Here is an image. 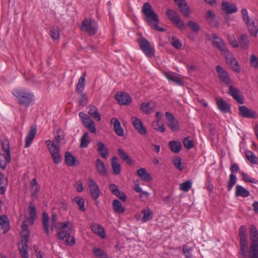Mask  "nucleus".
<instances>
[{
  "label": "nucleus",
  "mask_w": 258,
  "mask_h": 258,
  "mask_svg": "<svg viewBox=\"0 0 258 258\" xmlns=\"http://www.w3.org/2000/svg\"><path fill=\"white\" fill-rule=\"evenodd\" d=\"M187 26L194 32H198L200 30V27L199 25L193 21H188Z\"/></svg>",
  "instance_id": "obj_61"
},
{
  "label": "nucleus",
  "mask_w": 258,
  "mask_h": 258,
  "mask_svg": "<svg viewBox=\"0 0 258 258\" xmlns=\"http://www.w3.org/2000/svg\"><path fill=\"white\" fill-rule=\"evenodd\" d=\"M132 121L135 128L138 131L140 134L145 135L147 134V130L143 126V123L140 119L134 116L132 117Z\"/></svg>",
  "instance_id": "obj_17"
},
{
  "label": "nucleus",
  "mask_w": 258,
  "mask_h": 258,
  "mask_svg": "<svg viewBox=\"0 0 258 258\" xmlns=\"http://www.w3.org/2000/svg\"><path fill=\"white\" fill-rule=\"evenodd\" d=\"M216 103L218 109L222 112L226 113L230 110V105L222 98L216 99Z\"/></svg>",
  "instance_id": "obj_27"
},
{
  "label": "nucleus",
  "mask_w": 258,
  "mask_h": 258,
  "mask_svg": "<svg viewBox=\"0 0 258 258\" xmlns=\"http://www.w3.org/2000/svg\"><path fill=\"white\" fill-rule=\"evenodd\" d=\"M239 46L243 49L247 50L249 47V41L247 35L243 34L238 38Z\"/></svg>",
  "instance_id": "obj_25"
},
{
  "label": "nucleus",
  "mask_w": 258,
  "mask_h": 258,
  "mask_svg": "<svg viewBox=\"0 0 258 258\" xmlns=\"http://www.w3.org/2000/svg\"><path fill=\"white\" fill-rule=\"evenodd\" d=\"M45 144L46 145L50 154L59 152L60 148L58 144H55L50 140L45 141Z\"/></svg>",
  "instance_id": "obj_33"
},
{
  "label": "nucleus",
  "mask_w": 258,
  "mask_h": 258,
  "mask_svg": "<svg viewBox=\"0 0 258 258\" xmlns=\"http://www.w3.org/2000/svg\"><path fill=\"white\" fill-rule=\"evenodd\" d=\"M10 224L8 218L4 215L0 216V233H5L8 231Z\"/></svg>",
  "instance_id": "obj_23"
},
{
  "label": "nucleus",
  "mask_w": 258,
  "mask_h": 258,
  "mask_svg": "<svg viewBox=\"0 0 258 258\" xmlns=\"http://www.w3.org/2000/svg\"><path fill=\"white\" fill-rule=\"evenodd\" d=\"M74 201L76 202L82 211H85L86 210L85 208V199L84 198L76 197L74 198Z\"/></svg>",
  "instance_id": "obj_55"
},
{
  "label": "nucleus",
  "mask_w": 258,
  "mask_h": 258,
  "mask_svg": "<svg viewBox=\"0 0 258 258\" xmlns=\"http://www.w3.org/2000/svg\"><path fill=\"white\" fill-rule=\"evenodd\" d=\"M59 227L61 229L63 230L66 228L68 227V224L67 223H58ZM73 231L72 226L70 227L67 231L62 230L61 231L57 233L58 237L62 241L64 242V243L67 245H73L75 241V238L74 237H72L71 240H69V239L71 238V234L72 233Z\"/></svg>",
  "instance_id": "obj_5"
},
{
  "label": "nucleus",
  "mask_w": 258,
  "mask_h": 258,
  "mask_svg": "<svg viewBox=\"0 0 258 258\" xmlns=\"http://www.w3.org/2000/svg\"><path fill=\"white\" fill-rule=\"evenodd\" d=\"M90 142L89 139H88V133H85L82 136L81 139V144L80 147L81 148H86L88 147Z\"/></svg>",
  "instance_id": "obj_58"
},
{
  "label": "nucleus",
  "mask_w": 258,
  "mask_h": 258,
  "mask_svg": "<svg viewBox=\"0 0 258 258\" xmlns=\"http://www.w3.org/2000/svg\"><path fill=\"white\" fill-rule=\"evenodd\" d=\"M43 226L46 235L49 236V216L46 212L43 213Z\"/></svg>",
  "instance_id": "obj_46"
},
{
  "label": "nucleus",
  "mask_w": 258,
  "mask_h": 258,
  "mask_svg": "<svg viewBox=\"0 0 258 258\" xmlns=\"http://www.w3.org/2000/svg\"><path fill=\"white\" fill-rule=\"evenodd\" d=\"M50 34L53 40L58 39L60 36L59 28L56 26L52 27L50 31Z\"/></svg>",
  "instance_id": "obj_51"
},
{
  "label": "nucleus",
  "mask_w": 258,
  "mask_h": 258,
  "mask_svg": "<svg viewBox=\"0 0 258 258\" xmlns=\"http://www.w3.org/2000/svg\"><path fill=\"white\" fill-rule=\"evenodd\" d=\"M241 13L242 19L246 24L250 34L254 37H256L258 32V20L254 18L251 20L247 11L245 9H242Z\"/></svg>",
  "instance_id": "obj_4"
},
{
  "label": "nucleus",
  "mask_w": 258,
  "mask_h": 258,
  "mask_svg": "<svg viewBox=\"0 0 258 258\" xmlns=\"http://www.w3.org/2000/svg\"><path fill=\"white\" fill-rule=\"evenodd\" d=\"M12 94L17 98L18 103L22 105L29 106L34 100L35 97L33 92L22 88L13 90Z\"/></svg>",
  "instance_id": "obj_2"
},
{
  "label": "nucleus",
  "mask_w": 258,
  "mask_h": 258,
  "mask_svg": "<svg viewBox=\"0 0 258 258\" xmlns=\"http://www.w3.org/2000/svg\"><path fill=\"white\" fill-rule=\"evenodd\" d=\"M117 152L120 158L122 161H125L126 164L130 165H132L134 164L132 159L122 149H118Z\"/></svg>",
  "instance_id": "obj_40"
},
{
  "label": "nucleus",
  "mask_w": 258,
  "mask_h": 258,
  "mask_svg": "<svg viewBox=\"0 0 258 258\" xmlns=\"http://www.w3.org/2000/svg\"><path fill=\"white\" fill-rule=\"evenodd\" d=\"M30 188L31 195L32 197H35L37 194L39 188L37 184V180L36 178H33L31 182Z\"/></svg>",
  "instance_id": "obj_49"
},
{
  "label": "nucleus",
  "mask_w": 258,
  "mask_h": 258,
  "mask_svg": "<svg viewBox=\"0 0 258 258\" xmlns=\"http://www.w3.org/2000/svg\"><path fill=\"white\" fill-rule=\"evenodd\" d=\"M81 29L89 35L93 36L97 33V27L92 23L90 19L86 18L82 21Z\"/></svg>",
  "instance_id": "obj_9"
},
{
  "label": "nucleus",
  "mask_w": 258,
  "mask_h": 258,
  "mask_svg": "<svg viewBox=\"0 0 258 258\" xmlns=\"http://www.w3.org/2000/svg\"><path fill=\"white\" fill-rule=\"evenodd\" d=\"M212 42L213 45L217 47L223 54L228 52V49L223 40L215 34H212Z\"/></svg>",
  "instance_id": "obj_12"
},
{
  "label": "nucleus",
  "mask_w": 258,
  "mask_h": 258,
  "mask_svg": "<svg viewBox=\"0 0 258 258\" xmlns=\"http://www.w3.org/2000/svg\"><path fill=\"white\" fill-rule=\"evenodd\" d=\"M239 243H247L246 228L244 225H241L239 229Z\"/></svg>",
  "instance_id": "obj_37"
},
{
  "label": "nucleus",
  "mask_w": 258,
  "mask_h": 258,
  "mask_svg": "<svg viewBox=\"0 0 258 258\" xmlns=\"http://www.w3.org/2000/svg\"><path fill=\"white\" fill-rule=\"evenodd\" d=\"M142 13L144 15V20L151 27L155 30L163 32L165 29L158 26L159 19L156 13L153 11L151 5L148 3H145L142 7Z\"/></svg>",
  "instance_id": "obj_1"
},
{
  "label": "nucleus",
  "mask_w": 258,
  "mask_h": 258,
  "mask_svg": "<svg viewBox=\"0 0 258 258\" xmlns=\"http://www.w3.org/2000/svg\"><path fill=\"white\" fill-rule=\"evenodd\" d=\"M111 124L113 125L114 131L118 136L122 137L124 135V131L121 126L119 120L116 118H112L111 119Z\"/></svg>",
  "instance_id": "obj_24"
},
{
  "label": "nucleus",
  "mask_w": 258,
  "mask_h": 258,
  "mask_svg": "<svg viewBox=\"0 0 258 258\" xmlns=\"http://www.w3.org/2000/svg\"><path fill=\"white\" fill-rule=\"evenodd\" d=\"M88 186L91 198L96 202V205H98V199L101 193L98 184L94 179L90 178L88 180Z\"/></svg>",
  "instance_id": "obj_8"
},
{
  "label": "nucleus",
  "mask_w": 258,
  "mask_h": 258,
  "mask_svg": "<svg viewBox=\"0 0 258 258\" xmlns=\"http://www.w3.org/2000/svg\"><path fill=\"white\" fill-rule=\"evenodd\" d=\"M205 20L211 26L217 27L219 23L216 19L215 13L211 10H208L205 13Z\"/></svg>",
  "instance_id": "obj_16"
},
{
  "label": "nucleus",
  "mask_w": 258,
  "mask_h": 258,
  "mask_svg": "<svg viewBox=\"0 0 258 258\" xmlns=\"http://www.w3.org/2000/svg\"><path fill=\"white\" fill-rule=\"evenodd\" d=\"M115 98L120 104L123 105L130 104L132 100L131 96L128 94L124 92L116 93L115 96Z\"/></svg>",
  "instance_id": "obj_15"
},
{
  "label": "nucleus",
  "mask_w": 258,
  "mask_h": 258,
  "mask_svg": "<svg viewBox=\"0 0 258 258\" xmlns=\"http://www.w3.org/2000/svg\"><path fill=\"white\" fill-rule=\"evenodd\" d=\"M165 116L167 121V126L170 128L172 132H177L179 129L178 121L169 112L165 113Z\"/></svg>",
  "instance_id": "obj_10"
},
{
  "label": "nucleus",
  "mask_w": 258,
  "mask_h": 258,
  "mask_svg": "<svg viewBox=\"0 0 258 258\" xmlns=\"http://www.w3.org/2000/svg\"><path fill=\"white\" fill-rule=\"evenodd\" d=\"M97 145L98 151L100 156L104 159H107L108 156V151L105 145L103 143L99 141L97 143Z\"/></svg>",
  "instance_id": "obj_32"
},
{
  "label": "nucleus",
  "mask_w": 258,
  "mask_h": 258,
  "mask_svg": "<svg viewBox=\"0 0 258 258\" xmlns=\"http://www.w3.org/2000/svg\"><path fill=\"white\" fill-rule=\"evenodd\" d=\"M85 77H86V73L84 72L83 74L81 76V77L80 78L79 80V82L77 85L76 88V91L77 92H81L82 93L83 91L84 87H85Z\"/></svg>",
  "instance_id": "obj_42"
},
{
  "label": "nucleus",
  "mask_w": 258,
  "mask_h": 258,
  "mask_svg": "<svg viewBox=\"0 0 258 258\" xmlns=\"http://www.w3.org/2000/svg\"><path fill=\"white\" fill-rule=\"evenodd\" d=\"M165 76L168 80L173 82L177 85L181 86L183 85V81L179 77L171 73H165Z\"/></svg>",
  "instance_id": "obj_35"
},
{
  "label": "nucleus",
  "mask_w": 258,
  "mask_h": 258,
  "mask_svg": "<svg viewBox=\"0 0 258 258\" xmlns=\"http://www.w3.org/2000/svg\"><path fill=\"white\" fill-rule=\"evenodd\" d=\"M216 70L218 74L221 81L226 85H228L230 83V79L228 73L219 65L216 66Z\"/></svg>",
  "instance_id": "obj_18"
},
{
  "label": "nucleus",
  "mask_w": 258,
  "mask_h": 258,
  "mask_svg": "<svg viewBox=\"0 0 258 258\" xmlns=\"http://www.w3.org/2000/svg\"><path fill=\"white\" fill-rule=\"evenodd\" d=\"M112 208L116 213L121 214L125 211L124 207L122 206L120 202L116 199L112 201Z\"/></svg>",
  "instance_id": "obj_38"
},
{
  "label": "nucleus",
  "mask_w": 258,
  "mask_h": 258,
  "mask_svg": "<svg viewBox=\"0 0 258 258\" xmlns=\"http://www.w3.org/2000/svg\"><path fill=\"white\" fill-rule=\"evenodd\" d=\"M222 9L227 14H232L237 11V8L235 4L229 3L226 1L222 3Z\"/></svg>",
  "instance_id": "obj_22"
},
{
  "label": "nucleus",
  "mask_w": 258,
  "mask_h": 258,
  "mask_svg": "<svg viewBox=\"0 0 258 258\" xmlns=\"http://www.w3.org/2000/svg\"><path fill=\"white\" fill-rule=\"evenodd\" d=\"M88 114L94 119L97 121L101 120V115L97 108L94 105H90L87 107Z\"/></svg>",
  "instance_id": "obj_29"
},
{
  "label": "nucleus",
  "mask_w": 258,
  "mask_h": 258,
  "mask_svg": "<svg viewBox=\"0 0 258 258\" xmlns=\"http://www.w3.org/2000/svg\"><path fill=\"white\" fill-rule=\"evenodd\" d=\"M138 42L141 49L143 51L146 56L150 58L154 55V49L151 47L147 39L141 37L138 40Z\"/></svg>",
  "instance_id": "obj_7"
},
{
  "label": "nucleus",
  "mask_w": 258,
  "mask_h": 258,
  "mask_svg": "<svg viewBox=\"0 0 258 258\" xmlns=\"http://www.w3.org/2000/svg\"><path fill=\"white\" fill-rule=\"evenodd\" d=\"M11 156H10L9 159H8L7 154H6V155H5L0 153V167L3 169H5L7 164L11 161Z\"/></svg>",
  "instance_id": "obj_44"
},
{
  "label": "nucleus",
  "mask_w": 258,
  "mask_h": 258,
  "mask_svg": "<svg viewBox=\"0 0 258 258\" xmlns=\"http://www.w3.org/2000/svg\"><path fill=\"white\" fill-rule=\"evenodd\" d=\"M227 38L229 44L233 48H238L239 47L238 42L235 39L233 36L228 35Z\"/></svg>",
  "instance_id": "obj_64"
},
{
  "label": "nucleus",
  "mask_w": 258,
  "mask_h": 258,
  "mask_svg": "<svg viewBox=\"0 0 258 258\" xmlns=\"http://www.w3.org/2000/svg\"><path fill=\"white\" fill-rule=\"evenodd\" d=\"M235 196L236 197H247L249 196V191L242 186L237 185L235 187Z\"/></svg>",
  "instance_id": "obj_34"
},
{
  "label": "nucleus",
  "mask_w": 258,
  "mask_h": 258,
  "mask_svg": "<svg viewBox=\"0 0 258 258\" xmlns=\"http://www.w3.org/2000/svg\"><path fill=\"white\" fill-rule=\"evenodd\" d=\"M93 252L98 258H108L107 254L99 248H95L93 250Z\"/></svg>",
  "instance_id": "obj_53"
},
{
  "label": "nucleus",
  "mask_w": 258,
  "mask_h": 258,
  "mask_svg": "<svg viewBox=\"0 0 258 258\" xmlns=\"http://www.w3.org/2000/svg\"><path fill=\"white\" fill-rule=\"evenodd\" d=\"M1 144L3 150L7 154V158L9 159V157L11 156L9 142L7 140H3L1 142Z\"/></svg>",
  "instance_id": "obj_50"
},
{
  "label": "nucleus",
  "mask_w": 258,
  "mask_h": 258,
  "mask_svg": "<svg viewBox=\"0 0 258 258\" xmlns=\"http://www.w3.org/2000/svg\"><path fill=\"white\" fill-rule=\"evenodd\" d=\"M37 133V127L36 125H32L31 126L30 131L27 134L26 139H25V148L29 147L33 139H34Z\"/></svg>",
  "instance_id": "obj_19"
},
{
  "label": "nucleus",
  "mask_w": 258,
  "mask_h": 258,
  "mask_svg": "<svg viewBox=\"0 0 258 258\" xmlns=\"http://www.w3.org/2000/svg\"><path fill=\"white\" fill-rule=\"evenodd\" d=\"M141 213L143 214L141 221L144 223L147 222L153 217L152 211L149 208L143 209Z\"/></svg>",
  "instance_id": "obj_41"
},
{
  "label": "nucleus",
  "mask_w": 258,
  "mask_h": 258,
  "mask_svg": "<svg viewBox=\"0 0 258 258\" xmlns=\"http://www.w3.org/2000/svg\"><path fill=\"white\" fill-rule=\"evenodd\" d=\"M169 147L172 152L178 153L181 150V143L176 141H171L168 143Z\"/></svg>",
  "instance_id": "obj_39"
},
{
  "label": "nucleus",
  "mask_w": 258,
  "mask_h": 258,
  "mask_svg": "<svg viewBox=\"0 0 258 258\" xmlns=\"http://www.w3.org/2000/svg\"><path fill=\"white\" fill-rule=\"evenodd\" d=\"M109 189L111 190L112 194L115 195L122 202H125L126 200V197L124 194L121 192L117 187L116 185L112 183L109 186Z\"/></svg>",
  "instance_id": "obj_21"
},
{
  "label": "nucleus",
  "mask_w": 258,
  "mask_h": 258,
  "mask_svg": "<svg viewBox=\"0 0 258 258\" xmlns=\"http://www.w3.org/2000/svg\"><path fill=\"white\" fill-rule=\"evenodd\" d=\"M19 250L23 258H28V250L27 243L22 242L19 245Z\"/></svg>",
  "instance_id": "obj_47"
},
{
  "label": "nucleus",
  "mask_w": 258,
  "mask_h": 258,
  "mask_svg": "<svg viewBox=\"0 0 258 258\" xmlns=\"http://www.w3.org/2000/svg\"><path fill=\"white\" fill-rule=\"evenodd\" d=\"M76 158L69 152L65 153V162L70 166H73L76 163Z\"/></svg>",
  "instance_id": "obj_45"
},
{
  "label": "nucleus",
  "mask_w": 258,
  "mask_h": 258,
  "mask_svg": "<svg viewBox=\"0 0 258 258\" xmlns=\"http://www.w3.org/2000/svg\"><path fill=\"white\" fill-rule=\"evenodd\" d=\"M229 93L232 96L239 104L243 103L242 97L240 96V91L236 87L230 86L229 89Z\"/></svg>",
  "instance_id": "obj_20"
},
{
  "label": "nucleus",
  "mask_w": 258,
  "mask_h": 258,
  "mask_svg": "<svg viewBox=\"0 0 258 258\" xmlns=\"http://www.w3.org/2000/svg\"><path fill=\"white\" fill-rule=\"evenodd\" d=\"M137 173L142 180L145 181H150L152 180L151 174L147 172L145 168H141L137 171Z\"/></svg>",
  "instance_id": "obj_31"
},
{
  "label": "nucleus",
  "mask_w": 258,
  "mask_h": 258,
  "mask_svg": "<svg viewBox=\"0 0 258 258\" xmlns=\"http://www.w3.org/2000/svg\"><path fill=\"white\" fill-rule=\"evenodd\" d=\"M149 102H143L141 105V110L146 114L150 113L151 112V109L150 107Z\"/></svg>",
  "instance_id": "obj_63"
},
{
  "label": "nucleus",
  "mask_w": 258,
  "mask_h": 258,
  "mask_svg": "<svg viewBox=\"0 0 258 258\" xmlns=\"http://www.w3.org/2000/svg\"><path fill=\"white\" fill-rule=\"evenodd\" d=\"M183 144L185 148L187 150H190L194 148V144L192 140L189 138H185L183 141Z\"/></svg>",
  "instance_id": "obj_60"
},
{
  "label": "nucleus",
  "mask_w": 258,
  "mask_h": 258,
  "mask_svg": "<svg viewBox=\"0 0 258 258\" xmlns=\"http://www.w3.org/2000/svg\"><path fill=\"white\" fill-rule=\"evenodd\" d=\"M192 183L190 180H187L180 184V189L184 191H188L191 187Z\"/></svg>",
  "instance_id": "obj_59"
},
{
  "label": "nucleus",
  "mask_w": 258,
  "mask_h": 258,
  "mask_svg": "<svg viewBox=\"0 0 258 258\" xmlns=\"http://www.w3.org/2000/svg\"><path fill=\"white\" fill-rule=\"evenodd\" d=\"M245 155L246 158L250 162L254 164L257 163V158L255 154L251 151H249L246 152Z\"/></svg>",
  "instance_id": "obj_57"
},
{
  "label": "nucleus",
  "mask_w": 258,
  "mask_h": 258,
  "mask_svg": "<svg viewBox=\"0 0 258 258\" xmlns=\"http://www.w3.org/2000/svg\"><path fill=\"white\" fill-rule=\"evenodd\" d=\"M250 245L248 258H258V232L256 227L252 225L249 228Z\"/></svg>",
  "instance_id": "obj_3"
},
{
  "label": "nucleus",
  "mask_w": 258,
  "mask_h": 258,
  "mask_svg": "<svg viewBox=\"0 0 258 258\" xmlns=\"http://www.w3.org/2000/svg\"><path fill=\"white\" fill-rule=\"evenodd\" d=\"M226 61L229 66L234 71L239 72L240 70L238 62L234 57L233 55L228 50L227 52L224 53Z\"/></svg>",
  "instance_id": "obj_11"
},
{
  "label": "nucleus",
  "mask_w": 258,
  "mask_h": 258,
  "mask_svg": "<svg viewBox=\"0 0 258 258\" xmlns=\"http://www.w3.org/2000/svg\"><path fill=\"white\" fill-rule=\"evenodd\" d=\"M249 62L251 67L254 69H258V57L254 54H251L249 58Z\"/></svg>",
  "instance_id": "obj_54"
},
{
  "label": "nucleus",
  "mask_w": 258,
  "mask_h": 258,
  "mask_svg": "<svg viewBox=\"0 0 258 258\" xmlns=\"http://www.w3.org/2000/svg\"><path fill=\"white\" fill-rule=\"evenodd\" d=\"M118 158L117 157H113L111 160V167L113 171V173L115 175H117L120 173L121 171V166L118 162Z\"/></svg>",
  "instance_id": "obj_36"
},
{
  "label": "nucleus",
  "mask_w": 258,
  "mask_h": 258,
  "mask_svg": "<svg viewBox=\"0 0 258 258\" xmlns=\"http://www.w3.org/2000/svg\"><path fill=\"white\" fill-rule=\"evenodd\" d=\"M96 167L99 174L103 176H106L107 175V170L104 163L99 159H97L96 161Z\"/></svg>",
  "instance_id": "obj_28"
},
{
  "label": "nucleus",
  "mask_w": 258,
  "mask_h": 258,
  "mask_svg": "<svg viewBox=\"0 0 258 258\" xmlns=\"http://www.w3.org/2000/svg\"><path fill=\"white\" fill-rule=\"evenodd\" d=\"M90 226L92 230L95 233L98 234L102 238H105V231L101 225L93 223L91 224Z\"/></svg>",
  "instance_id": "obj_26"
},
{
  "label": "nucleus",
  "mask_w": 258,
  "mask_h": 258,
  "mask_svg": "<svg viewBox=\"0 0 258 258\" xmlns=\"http://www.w3.org/2000/svg\"><path fill=\"white\" fill-rule=\"evenodd\" d=\"M169 41L172 45L176 49H179L182 47V43L179 40L175 37H172L171 38H169Z\"/></svg>",
  "instance_id": "obj_56"
},
{
  "label": "nucleus",
  "mask_w": 258,
  "mask_h": 258,
  "mask_svg": "<svg viewBox=\"0 0 258 258\" xmlns=\"http://www.w3.org/2000/svg\"><path fill=\"white\" fill-rule=\"evenodd\" d=\"M236 180H237L236 177L234 174L231 173V174H230L229 178V180H228V184H227V190L228 191L231 190V189L232 188L234 185L236 183Z\"/></svg>",
  "instance_id": "obj_52"
},
{
  "label": "nucleus",
  "mask_w": 258,
  "mask_h": 258,
  "mask_svg": "<svg viewBox=\"0 0 258 258\" xmlns=\"http://www.w3.org/2000/svg\"><path fill=\"white\" fill-rule=\"evenodd\" d=\"M240 251L239 254L243 258H246L248 256V246L247 243H239Z\"/></svg>",
  "instance_id": "obj_48"
},
{
  "label": "nucleus",
  "mask_w": 258,
  "mask_h": 258,
  "mask_svg": "<svg viewBox=\"0 0 258 258\" xmlns=\"http://www.w3.org/2000/svg\"><path fill=\"white\" fill-rule=\"evenodd\" d=\"M241 175L242 176V179L245 182H250V183H256L257 182V181L255 179H254L253 178H251L249 175L244 173L243 172H241Z\"/></svg>",
  "instance_id": "obj_62"
},
{
  "label": "nucleus",
  "mask_w": 258,
  "mask_h": 258,
  "mask_svg": "<svg viewBox=\"0 0 258 258\" xmlns=\"http://www.w3.org/2000/svg\"><path fill=\"white\" fill-rule=\"evenodd\" d=\"M29 213V220L31 225H33L35 220L36 219L37 213L35 206L33 202H31L28 206Z\"/></svg>",
  "instance_id": "obj_30"
},
{
  "label": "nucleus",
  "mask_w": 258,
  "mask_h": 258,
  "mask_svg": "<svg viewBox=\"0 0 258 258\" xmlns=\"http://www.w3.org/2000/svg\"><path fill=\"white\" fill-rule=\"evenodd\" d=\"M166 15L170 21H171L175 26L180 29H186L185 23L181 20L179 15L176 11L172 9H167L166 12Z\"/></svg>",
  "instance_id": "obj_6"
},
{
  "label": "nucleus",
  "mask_w": 258,
  "mask_h": 258,
  "mask_svg": "<svg viewBox=\"0 0 258 258\" xmlns=\"http://www.w3.org/2000/svg\"><path fill=\"white\" fill-rule=\"evenodd\" d=\"M0 192L4 194L6 190V187L8 185L7 179L6 178L5 174L0 173Z\"/></svg>",
  "instance_id": "obj_43"
},
{
  "label": "nucleus",
  "mask_w": 258,
  "mask_h": 258,
  "mask_svg": "<svg viewBox=\"0 0 258 258\" xmlns=\"http://www.w3.org/2000/svg\"><path fill=\"white\" fill-rule=\"evenodd\" d=\"M238 110L239 114L244 118H256L257 117L256 112L245 105L239 106Z\"/></svg>",
  "instance_id": "obj_13"
},
{
  "label": "nucleus",
  "mask_w": 258,
  "mask_h": 258,
  "mask_svg": "<svg viewBox=\"0 0 258 258\" xmlns=\"http://www.w3.org/2000/svg\"><path fill=\"white\" fill-rule=\"evenodd\" d=\"M181 13L186 18L190 17V10L185 0H174Z\"/></svg>",
  "instance_id": "obj_14"
}]
</instances>
